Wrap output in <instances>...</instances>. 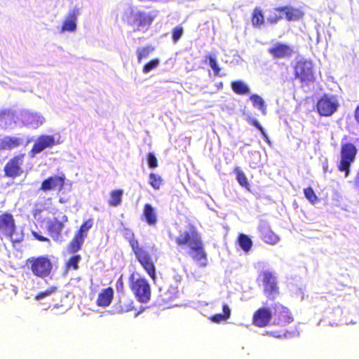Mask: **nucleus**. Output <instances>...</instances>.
<instances>
[{"instance_id": "nucleus-20", "label": "nucleus", "mask_w": 359, "mask_h": 359, "mask_svg": "<svg viewBox=\"0 0 359 359\" xmlns=\"http://www.w3.org/2000/svg\"><path fill=\"white\" fill-rule=\"evenodd\" d=\"M65 175L60 176L55 175L50 177L46 179V191L47 190H57L60 191L65 183Z\"/></svg>"}, {"instance_id": "nucleus-3", "label": "nucleus", "mask_w": 359, "mask_h": 359, "mask_svg": "<svg viewBox=\"0 0 359 359\" xmlns=\"http://www.w3.org/2000/svg\"><path fill=\"white\" fill-rule=\"evenodd\" d=\"M15 220L12 215L4 213L0 215V236L8 238L13 243H20L23 240L22 233L15 231Z\"/></svg>"}, {"instance_id": "nucleus-42", "label": "nucleus", "mask_w": 359, "mask_h": 359, "mask_svg": "<svg viewBox=\"0 0 359 359\" xmlns=\"http://www.w3.org/2000/svg\"><path fill=\"white\" fill-rule=\"evenodd\" d=\"M183 34V28L182 27H176L172 30V40L176 43Z\"/></svg>"}, {"instance_id": "nucleus-40", "label": "nucleus", "mask_w": 359, "mask_h": 359, "mask_svg": "<svg viewBox=\"0 0 359 359\" xmlns=\"http://www.w3.org/2000/svg\"><path fill=\"white\" fill-rule=\"evenodd\" d=\"M13 118H14V117H13V113L8 110L4 111L1 114V121H5L6 124H7V121H9L8 125H11L12 123V122L13 121Z\"/></svg>"}, {"instance_id": "nucleus-25", "label": "nucleus", "mask_w": 359, "mask_h": 359, "mask_svg": "<svg viewBox=\"0 0 359 359\" xmlns=\"http://www.w3.org/2000/svg\"><path fill=\"white\" fill-rule=\"evenodd\" d=\"M45 149V135H41L36 141L29 155L34 157L36 154Z\"/></svg>"}, {"instance_id": "nucleus-56", "label": "nucleus", "mask_w": 359, "mask_h": 359, "mask_svg": "<svg viewBox=\"0 0 359 359\" xmlns=\"http://www.w3.org/2000/svg\"><path fill=\"white\" fill-rule=\"evenodd\" d=\"M327 165H323V170H324L325 171H326V170H327Z\"/></svg>"}, {"instance_id": "nucleus-38", "label": "nucleus", "mask_w": 359, "mask_h": 359, "mask_svg": "<svg viewBox=\"0 0 359 359\" xmlns=\"http://www.w3.org/2000/svg\"><path fill=\"white\" fill-rule=\"evenodd\" d=\"M147 163L150 168H155L158 166V161L154 153H149L147 155Z\"/></svg>"}, {"instance_id": "nucleus-41", "label": "nucleus", "mask_w": 359, "mask_h": 359, "mask_svg": "<svg viewBox=\"0 0 359 359\" xmlns=\"http://www.w3.org/2000/svg\"><path fill=\"white\" fill-rule=\"evenodd\" d=\"M42 213H43V209H41V208H36L33 210L34 217L36 220V222L39 224H40L41 226H42L43 223V218L42 217Z\"/></svg>"}, {"instance_id": "nucleus-30", "label": "nucleus", "mask_w": 359, "mask_h": 359, "mask_svg": "<svg viewBox=\"0 0 359 359\" xmlns=\"http://www.w3.org/2000/svg\"><path fill=\"white\" fill-rule=\"evenodd\" d=\"M63 142L60 133H55L53 135H46V148L54 145L60 144Z\"/></svg>"}, {"instance_id": "nucleus-46", "label": "nucleus", "mask_w": 359, "mask_h": 359, "mask_svg": "<svg viewBox=\"0 0 359 359\" xmlns=\"http://www.w3.org/2000/svg\"><path fill=\"white\" fill-rule=\"evenodd\" d=\"M169 294L167 295V293L165 294V297L162 294L160 295L163 297L164 300H168L170 299H172V297L175 296V294L177 292V288L176 287H171L168 291Z\"/></svg>"}, {"instance_id": "nucleus-51", "label": "nucleus", "mask_w": 359, "mask_h": 359, "mask_svg": "<svg viewBox=\"0 0 359 359\" xmlns=\"http://www.w3.org/2000/svg\"><path fill=\"white\" fill-rule=\"evenodd\" d=\"M52 266L50 260L46 257V276L48 275L51 270Z\"/></svg>"}, {"instance_id": "nucleus-28", "label": "nucleus", "mask_w": 359, "mask_h": 359, "mask_svg": "<svg viewBox=\"0 0 359 359\" xmlns=\"http://www.w3.org/2000/svg\"><path fill=\"white\" fill-rule=\"evenodd\" d=\"M238 243L242 250L246 252L250 250L252 245V241L250 238L244 233H241L239 235Z\"/></svg>"}, {"instance_id": "nucleus-15", "label": "nucleus", "mask_w": 359, "mask_h": 359, "mask_svg": "<svg viewBox=\"0 0 359 359\" xmlns=\"http://www.w3.org/2000/svg\"><path fill=\"white\" fill-rule=\"evenodd\" d=\"M273 318L271 311L266 307L260 308L254 314L253 322L255 325L264 327Z\"/></svg>"}, {"instance_id": "nucleus-18", "label": "nucleus", "mask_w": 359, "mask_h": 359, "mask_svg": "<svg viewBox=\"0 0 359 359\" xmlns=\"http://www.w3.org/2000/svg\"><path fill=\"white\" fill-rule=\"evenodd\" d=\"M25 141L24 136L5 137L1 141V147L4 149H12L22 145Z\"/></svg>"}, {"instance_id": "nucleus-44", "label": "nucleus", "mask_w": 359, "mask_h": 359, "mask_svg": "<svg viewBox=\"0 0 359 359\" xmlns=\"http://www.w3.org/2000/svg\"><path fill=\"white\" fill-rule=\"evenodd\" d=\"M247 121L249 123L252 124L253 126L257 128L261 132V133H264V128L261 126V124L259 123V121L257 119L249 116L248 118Z\"/></svg>"}, {"instance_id": "nucleus-19", "label": "nucleus", "mask_w": 359, "mask_h": 359, "mask_svg": "<svg viewBox=\"0 0 359 359\" xmlns=\"http://www.w3.org/2000/svg\"><path fill=\"white\" fill-rule=\"evenodd\" d=\"M114 297V290L111 287H107L103 290L99 294L97 299V305L99 306H109Z\"/></svg>"}, {"instance_id": "nucleus-1", "label": "nucleus", "mask_w": 359, "mask_h": 359, "mask_svg": "<svg viewBox=\"0 0 359 359\" xmlns=\"http://www.w3.org/2000/svg\"><path fill=\"white\" fill-rule=\"evenodd\" d=\"M176 243L179 245L187 244L191 249L190 255L201 267L208 265L206 253L203 247V243L199 234L194 230L184 231L177 238Z\"/></svg>"}, {"instance_id": "nucleus-21", "label": "nucleus", "mask_w": 359, "mask_h": 359, "mask_svg": "<svg viewBox=\"0 0 359 359\" xmlns=\"http://www.w3.org/2000/svg\"><path fill=\"white\" fill-rule=\"evenodd\" d=\"M276 10L282 13L283 15H285L287 20H297L303 15L300 10L292 7H279L276 8Z\"/></svg>"}, {"instance_id": "nucleus-27", "label": "nucleus", "mask_w": 359, "mask_h": 359, "mask_svg": "<svg viewBox=\"0 0 359 359\" xmlns=\"http://www.w3.org/2000/svg\"><path fill=\"white\" fill-rule=\"evenodd\" d=\"M223 313L215 314L211 317V320L214 323H220L227 320L231 316V309L227 304H223Z\"/></svg>"}, {"instance_id": "nucleus-49", "label": "nucleus", "mask_w": 359, "mask_h": 359, "mask_svg": "<svg viewBox=\"0 0 359 359\" xmlns=\"http://www.w3.org/2000/svg\"><path fill=\"white\" fill-rule=\"evenodd\" d=\"M32 235L34 236V237L40 241H45V237L41 235V231H39V232H37L34 230H32Z\"/></svg>"}, {"instance_id": "nucleus-12", "label": "nucleus", "mask_w": 359, "mask_h": 359, "mask_svg": "<svg viewBox=\"0 0 359 359\" xmlns=\"http://www.w3.org/2000/svg\"><path fill=\"white\" fill-rule=\"evenodd\" d=\"M23 163V156H15L7 163L4 168L6 175L8 177H15L22 173L20 165Z\"/></svg>"}, {"instance_id": "nucleus-43", "label": "nucleus", "mask_w": 359, "mask_h": 359, "mask_svg": "<svg viewBox=\"0 0 359 359\" xmlns=\"http://www.w3.org/2000/svg\"><path fill=\"white\" fill-rule=\"evenodd\" d=\"M81 259L80 255H74L70 258L69 262H67L68 267H72L74 269H76L78 268V264Z\"/></svg>"}, {"instance_id": "nucleus-11", "label": "nucleus", "mask_w": 359, "mask_h": 359, "mask_svg": "<svg viewBox=\"0 0 359 359\" xmlns=\"http://www.w3.org/2000/svg\"><path fill=\"white\" fill-rule=\"evenodd\" d=\"M273 318V323L280 326H285L293 320L287 308L280 304H275Z\"/></svg>"}, {"instance_id": "nucleus-52", "label": "nucleus", "mask_w": 359, "mask_h": 359, "mask_svg": "<svg viewBox=\"0 0 359 359\" xmlns=\"http://www.w3.org/2000/svg\"><path fill=\"white\" fill-rule=\"evenodd\" d=\"M355 118L357 123L359 124V105L356 107L355 110Z\"/></svg>"}, {"instance_id": "nucleus-32", "label": "nucleus", "mask_w": 359, "mask_h": 359, "mask_svg": "<svg viewBox=\"0 0 359 359\" xmlns=\"http://www.w3.org/2000/svg\"><path fill=\"white\" fill-rule=\"evenodd\" d=\"M123 191L121 190H114L111 193L109 204L111 206H117L121 202Z\"/></svg>"}, {"instance_id": "nucleus-47", "label": "nucleus", "mask_w": 359, "mask_h": 359, "mask_svg": "<svg viewBox=\"0 0 359 359\" xmlns=\"http://www.w3.org/2000/svg\"><path fill=\"white\" fill-rule=\"evenodd\" d=\"M85 238L86 236L81 235L79 233H76L73 239L74 240V243H77L79 245L82 246V245L84 243Z\"/></svg>"}, {"instance_id": "nucleus-7", "label": "nucleus", "mask_w": 359, "mask_h": 359, "mask_svg": "<svg viewBox=\"0 0 359 359\" xmlns=\"http://www.w3.org/2000/svg\"><path fill=\"white\" fill-rule=\"evenodd\" d=\"M339 100L335 95H325L317 103V110L321 116H330L339 107Z\"/></svg>"}, {"instance_id": "nucleus-58", "label": "nucleus", "mask_w": 359, "mask_h": 359, "mask_svg": "<svg viewBox=\"0 0 359 359\" xmlns=\"http://www.w3.org/2000/svg\"><path fill=\"white\" fill-rule=\"evenodd\" d=\"M63 218H65V221H67V217L66 216H64Z\"/></svg>"}, {"instance_id": "nucleus-14", "label": "nucleus", "mask_w": 359, "mask_h": 359, "mask_svg": "<svg viewBox=\"0 0 359 359\" xmlns=\"http://www.w3.org/2000/svg\"><path fill=\"white\" fill-rule=\"evenodd\" d=\"M26 264L35 276L41 278L45 276V257H30L27 260Z\"/></svg>"}, {"instance_id": "nucleus-22", "label": "nucleus", "mask_w": 359, "mask_h": 359, "mask_svg": "<svg viewBox=\"0 0 359 359\" xmlns=\"http://www.w3.org/2000/svg\"><path fill=\"white\" fill-rule=\"evenodd\" d=\"M77 13L75 10L70 11L62 25V31L74 32L76 29Z\"/></svg>"}, {"instance_id": "nucleus-2", "label": "nucleus", "mask_w": 359, "mask_h": 359, "mask_svg": "<svg viewBox=\"0 0 359 359\" xmlns=\"http://www.w3.org/2000/svg\"><path fill=\"white\" fill-rule=\"evenodd\" d=\"M123 19L132 26L134 30L143 32L149 28L153 21V17L150 13L131 6L126 8Z\"/></svg>"}, {"instance_id": "nucleus-36", "label": "nucleus", "mask_w": 359, "mask_h": 359, "mask_svg": "<svg viewBox=\"0 0 359 359\" xmlns=\"http://www.w3.org/2000/svg\"><path fill=\"white\" fill-rule=\"evenodd\" d=\"M159 65V60L157 58L153 59L149 62H147L143 67V72L144 74H147L156 67H157Z\"/></svg>"}, {"instance_id": "nucleus-57", "label": "nucleus", "mask_w": 359, "mask_h": 359, "mask_svg": "<svg viewBox=\"0 0 359 359\" xmlns=\"http://www.w3.org/2000/svg\"><path fill=\"white\" fill-rule=\"evenodd\" d=\"M31 141H33V140H32V139L31 140H27L26 143H27V144H28V143H29V142H30Z\"/></svg>"}, {"instance_id": "nucleus-4", "label": "nucleus", "mask_w": 359, "mask_h": 359, "mask_svg": "<svg viewBox=\"0 0 359 359\" xmlns=\"http://www.w3.org/2000/svg\"><path fill=\"white\" fill-rule=\"evenodd\" d=\"M357 152L355 146L352 143L341 145L338 169L340 172H344L345 177L349 175L351 165L354 162Z\"/></svg>"}, {"instance_id": "nucleus-16", "label": "nucleus", "mask_w": 359, "mask_h": 359, "mask_svg": "<svg viewBox=\"0 0 359 359\" xmlns=\"http://www.w3.org/2000/svg\"><path fill=\"white\" fill-rule=\"evenodd\" d=\"M63 228L64 225L62 222L55 219L50 222L48 226V231L53 240L60 243L64 241V238L61 234V231Z\"/></svg>"}, {"instance_id": "nucleus-17", "label": "nucleus", "mask_w": 359, "mask_h": 359, "mask_svg": "<svg viewBox=\"0 0 359 359\" xmlns=\"http://www.w3.org/2000/svg\"><path fill=\"white\" fill-rule=\"evenodd\" d=\"M259 231L263 240L266 243L274 245L278 242L279 238L270 229L266 223L260 224Z\"/></svg>"}, {"instance_id": "nucleus-6", "label": "nucleus", "mask_w": 359, "mask_h": 359, "mask_svg": "<svg viewBox=\"0 0 359 359\" xmlns=\"http://www.w3.org/2000/svg\"><path fill=\"white\" fill-rule=\"evenodd\" d=\"M131 290L140 302L147 303L150 299V285L145 278H133L131 283Z\"/></svg>"}, {"instance_id": "nucleus-10", "label": "nucleus", "mask_w": 359, "mask_h": 359, "mask_svg": "<svg viewBox=\"0 0 359 359\" xmlns=\"http://www.w3.org/2000/svg\"><path fill=\"white\" fill-rule=\"evenodd\" d=\"M268 53L273 59H284L292 57L294 54V50L288 44L275 42L268 48Z\"/></svg>"}, {"instance_id": "nucleus-9", "label": "nucleus", "mask_w": 359, "mask_h": 359, "mask_svg": "<svg viewBox=\"0 0 359 359\" xmlns=\"http://www.w3.org/2000/svg\"><path fill=\"white\" fill-rule=\"evenodd\" d=\"M295 75L302 81H312L314 76L311 61L305 59L299 60L295 66Z\"/></svg>"}, {"instance_id": "nucleus-13", "label": "nucleus", "mask_w": 359, "mask_h": 359, "mask_svg": "<svg viewBox=\"0 0 359 359\" xmlns=\"http://www.w3.org/2000/svg\"><path fill=\"white\" fill-rule=\"evenodd\" d=\"M18 118L21 121L24 125L29 126L33 128H37L39 125L42 124V117L28 110H22Z\"/></svg>"}, {"instance_id": "nucleus-35", "label": "nucleus", "mask_w": 359, "mask_h": 359, "mask_svg": "<svg viewBox=\"0 0 359 359\" xmlns=\"http://www.w3.org/2000/svg\"><path fill=\"white\" fill-rule=\"evenodd\" d=\"M305 197L313 204L318 201V197L316 195L313 189L311 187H308L304 191Z\"/></svg>"}, {"instance_id": "nucleus-23", "label": "nucleus", "mask_w": 359, "mask_h": 359, "mask_svg": "<svg viewBox=\"0 0 359 359\" xmlns=\"http://www.w3.org/2000/svg\"><path fill=\"white\" fill-rule=\"evenodd\" d=\"M143 215L149 225H155L157 222V216L155 209L151 204H145L143 210Z\"/></svg>"}, {"instance_id": "nucleus-33", "label": "nucleus", "mask_w": 359, "mask_h": 359, "mask_svg": "<svg viewBox=\"0 0 359 359\" xmlns=\"http://www.w3.org/2000/svg\"><path fill=\"white\" fill-rule=\"evenodd\" d=\"M264 22V16L262 11L255 9L252 18V23L254 26H260Z\"/></svg>"}, {"instance_id": "nucleus-5", "label": "nucleus", "mask_w": 359, "mask_h": 359, "mask_svg": "<svg viewBox=\"0 0 359 359\" xmlns=\"http://www.w3.org/2000/svg\"><path fill=\"white\" fill-rule=\"evenodd\" d=\"M135 255L138 262L152 278L154 283L158 286L159 292H161L163 289L161 286L158 285L156 268L149 252L142 248L135 252Z\"/></svg>"}, {"instance_id": "nucleus-54", "label": "nucleus", "mask_w": 359, "mask_h": 359, "mask_svg": "<svg viewBox=\"0 0 359 359\" xmlns=\"http://www.w3.org/2000/svg\"><path fill=\"white\" fill-rule=\"evenodd\" d=\"M263 137H264L265 140L268 142H270L269 139L266 133L264 132V133H262Z\"/></svg>"}, {"instance_id": "nucleus-55", "label": "nucleus", "mask_w": 359, "mask_h": 359, "mask_svg": "<svg viewBox=\"0 0 359 359\" xmlns=\"http://www.w3.org/2000/svg\"><path fill=\"white\" fill-rule=\"evenodd\" d=\"M41 189L45 191V180L41 182Z\"/></svg>"}, {"instance_id": "nucleus-39", "label": "nucleus", "mask_w": 359, "mask_h": 359, "mask_svg": "<svg viewBox=\"0 0 359 359\" xmlns=\"http://www.w3.org/2000/svg\"><path fill=\"white\" fill-rule=\"evenodd\" d=\"M209 65L214 71L215 74L217 75L220 71V68L217 64L216 58L213 56L210 55L208 57Z\"/></svg>"}, {"instance_id": "nucleus-8", "label": "nucleus", "mask_w": 359, "mask_h": 359, "mask_svg": "<svg viewBox=\"0 0 359 359\" xmlns=\"http://www.w3.org/2000/svg\"><path fill=\"white\" fill-rule=\"evenodd\" d=\"M263 284L264 294L269 299H274L278 295V287L274 273L270 271L263 272Z\"/></svg>"}, {"instance_id": "nucleus-34", "label": "nucleus", "mask_w": 359, "mask_h": 359, "mask_svg": "<svg viewBox=\"0 0 359 359\" xmlns=\"http://www.w3.org/2000/svg\"><path fill=\"white\" fill-rule=\"evenodd\" d=\"M161 177L159 175L154 173L149 175V184L154 189H158L161 185Z\"/></svg>"}, {"instance_id": "nucleus-45", "label": "nucleus", "mask_w": 359, "mask_h": 359, "mask_svg": "<svg viewBox=\"0 0 359 359\" xmlns=\"http://www.w3.org/2000/svg\"><path fill=\"white\" fill-rule=\"evenodd\" d=\"M81 248V246L79 245L77 243H74V240L73 239L70 243L68 250L71 253H76Z\"/></svg>"}, {"instance_id": "nucleus-50", "label": "nucleus", "mask_w": 359, "mask_h": 359, "mask_svg": "<svg viewBox=\"0 0 359 359\" xmlns=\"http://www.w3.org/2000/svg\"><path fill=\"white\" fill-rule=\"evenodd\" d=\"M44 298H45V292H41L34 297V299L36 301H41V300L43 299Z\"/></svg>"}, {"instance_id": "nucleus-29", "label": "nucleus", "mask_w": 359, "mask_h": 359, "mask_svg": "<svg viewBox=\"0 0 359 359\" xmlns=\"http://www.w3.org/2000/svg\"><path fill=\"white\" fill-rule=\"evenodd\" d=\"M234 173L236 175V180L239 184L245 188L248 191H250V185L245 173L239 168H236L234 170Z\"/></svg>"}, {"instance_id": "nucleus-24", "label": "nucleus", "mask_w": 359, "mask_h": 359, "mask_svg": "<svg viewBox=\"0 0 359 359\" xmlns=\"http://www.w3.org/2000/svg\"><path fill=\"white\" fill-rule=\"evenodd\" d=\"M250 100L252 101L253 106L260 110L263 115L266 114L265 102L259 95L253 94L250 97Z\"/></svg>"}, {"instance_id": "nucleus-31", "label": "nucleus", "mask_w": 359, "mask_h": 359, "mask_svg": "<svg viewBox=\"0 0 359 359\" xmlns=\"http://www.w3.org/2000/svg\"><path fill=\"white\" fill-rule=\"evenodd\" d=\"M154 50V48L151 46H147L146 47L139 48L137 50V55L138 62H140L142 60L147 58Z\"/></svg>"}, {"instance_id": "nucleus-26", "label": "nucleus", "mask_w": 359, "mask_h": 359, "mask_svg": "<svg viewBox=\"0 0 359 359\" xmlns=\"http://www.w3.org/2000/svg\"><path fill=\"white\" fill-rule=\"evenodd\" d=\"M232 90L237 94L245 95L250 93L249 87L241 81H236L231 83Z\"/></svg>"}, {"instance_id": "nucleus-53", "label": "nucleus", "mask_w": 359, "mask_h": 359, "mask_svg": "<svg viewBox=\"0 0 359 359\" xmlns=\"http://www.w3.org/2000/svg\"><path fill=\"white\" fill-rule=\"evenodd\" d=\"M56 290H57V288L55 287H52L50 290H46V297H48L51 293L54 292Z\"/></svg>"}, {"instance_id": "nucleus-48", "label": "nucleus", "mask_w": 359, "mask_h": 359, "mask_svg": "<svg viewBox=\"0 0 359 359\" xmlns=\"http://www.w3.org/2000/svg\"><path fill=\"white\" fill-rule=\"evenodd\" d=\"M130 245L134 253L137 252L139 250L142 248V247L139 246L138 241L136 240H131L130 241Z\"/></svg>"}, {"instance_id": "nucleus-37", "label": "nucleus", "mask_w": 359, "mask_h": 359, "mask_svg": "<svg viewBox=\"0 0 359 359\" xmlns=\"http://www.w3.org/2000/svg\"><path fill=\"white\" fill-rule=\"evenodd\" d=\"M93 226V221L91 219H88L80 227L79 230L77 233L83 235L84 236H87L88 231Z\"/></svg>"}, {"instance_id": "nucleus-59", "label": "nucleus", "mask_w": 359, "mask_h": 359, "mask_svg": "<svg viewBox=\"0 0 359 359\" xmlns=\"http://www.w3.org/2000/svg\"><path fill=\"white\" fill-rule=\"evenodd\" d=\"M273 336L276 337H280V335H277V336L276 335H273Z\"/></svg>"}]
</instances>
